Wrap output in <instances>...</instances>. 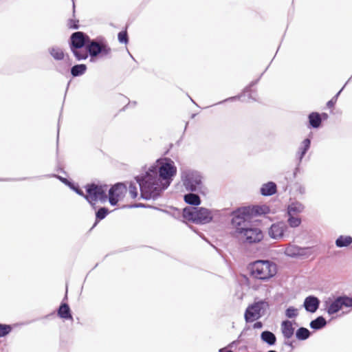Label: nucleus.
<instances>
[{"label":"nucleus","mask_w":352,"mask_h":352,"mask_svg":"<svg viewBox=\"0 0 352 352\" xmlns=\"http://www.w3.org/2000/svg\"><path fill=\"white\" fill-rule=\"evenodd\" d=\"M177 174V167L170 157L157 159L144 173L134 179L140 190V198L156 200L166 190Z\"/></svg>","instance_id":"obj_1"},{"label":"nucleus","mask_w":352,"mask_h":352,"mask_svg":"<svg viewBox=\"0 0 352 352\" xmlns=\"http://www.w3.org/2000/svg\"><path fill=\"white\" fill-rule=\"evenodd\" d=\"M230 224L234 228V232L237 235L239 244L248 248L254 244L260 243L264 237L263 232L261 228L256 227L253 221H243L242 219H235V216L230 214Z\"/></svg>","instance_id":"obj_2"},{"label":"nucleus","mask_w":352,"mask_h":352,"mask_svg":"<svg viewBox=\"0 0 352 352\" xmlns=\"http://www.w3.org/2000/svg\"><path fill=\"white\" fill-rule=\"evenodd\" d=\"M247 270L252 278L266 282L276 275L278 266L270 260L258 259L248 263Z\"/></svg>","instance_id":"obj_3"},{"label":"nucleus","mask_w":352,"mask_h":352,"mask_svg":"<svg viewBox=\"0 0 352 352\" xmlns=\"http://www.w3.org/2000/svg\"><path fill=\"white\" fill-rule=\"evenodd\" d=\"M270 213H271L270 208L266 204H263L239 207L232 210L230 214L235 216V219H240L248 223V221H252L254 217L265 216Z\"/></svg>","instance_id":"obj_4"},{"label":"nucleus","mask_w":352,"mask_h":352,"mask_svg":"<svg viewBox=\"0 0 352 352\" xmlns=\"http://www.w3.org/2000/svg\"><path fill=\"white\" fill-rule=\"evenodd\" d=\"M108 185L102 184L100 181H97L96 188L90 189L89 192V198L90 199L89 206L91 208H94L95 202L105 204L109 201L111 206H116L122 200L120 199L107 196Z\"/></svg>","instance_id":"obj_5"},{"label":"nucleus","mask_w":352,"mask_h":352,"mask_svg":"<svg viewBox=\"0 0 352 352\" xmlns=\"http://www.w3.org/2000/svg\"><path fill=\"white\" fill-rule=\"evenodd\" d=\"M185 217L188 221L198 225H205L210 223L213 219L212 210L205 207L193 208L186 206L184 208Z\"/></svg>","instance_id":"obj_6"},{"label":"nucleus","mask_w":352,"mask_h":352,"mask_svg":"<svg viewBox=\"0 0 352 352\" xmlns=\"http://www.w3.org/2000/svg\"><path fill=\"white\" fill-rule=\"evenodd\" d=\"M182 181L186 190L188 192H199L202 195L205 193L201 190L203 177L200 172L195 170H185L182 172Z\"/></svg>","instance_id":"obj_7"},{"label":"nucleus","mask_w":352,"mask_h":352,"mask_svg":"<svg viewBox=\"0 0 352 352\" xmlns=\"http://www.w3.org/2000/svg\"><path fill=\"white\" fill-rule=\"evenodd\" d=\"M269 308L270 305L265 299L255 300L245 310L244 320L245 322L252 323L260 319L266 314Z\"/></svg>","instance_id":"obj_8"},{"label":"nucleus","mask_w":352,"mask_h":352,"mask_svg":"<svg viewBox=\"0 0 352 352\" xmlns=\"http://www.w3.org/2000/svg\"><path fill=\"white\" fill-rule=\"evenodd\" d=\"M97 184V182L92 181L91 182H89L86 184L84 186V188L85 190V193L82 190V189L80 188L79 184L78 182H76L72 179H69V182L67 184V186L74 191L75 193H76L78 195L84 198L87 202L89 204H90V199L89 198V192L90 189L96 188Z\"/></svg>","instance_id":"obj_9"},{"label":"nucleus","mask_w":352,"mask_h":352,"mask_svg":"<svg viewBox=\"0 0 352 352\" xmlns=\"http://www.w3.org/2000/svg\"><path fill=\"white\" fill-rule=\"evenodd\" d=\"M323 309L329 316L337 314L342 309L338 295L332 294L331 296L326 298L323 301Z\"/></svg>","instance_id":"obj_10"},{"label":"nucleus","mask_w":352,"mask_h":352,"mask_svg":"<svg viewBox=\"0 0 352 352\" xmlns=\"http://www.w3.org/2000/svg\"><path fill=\"white\" fill-rule=\"evenodd\" d=\"M288 225L283 221L272 223L268 229V234L271 239H279L285 236Z\"/></svg>","instance_id":"obj_11"},{"label":"nucleus","mask_w":352,"mask_h":352,"mask_svg":"<svg viewBox=\"0 0 352 352\" xmlns=\"http://www.w3.org/2000/svg\"><path fill=\"white\" fill-rule=\"evenodd\" d=\"M320 302L316 296L309 295L304 299L302 306L307 313L314 314L319 309Z\"/></svg>","instance_id":"obj_12"},{"label":"nucleus","mask_w":352,"mask_h":352,"mask_svg":"<svg viewBox=\"0 0 352 352\" xmlns=\"http://www.w3.org/2000/svg\"><path fill=\"white\" fill-rule=\"evenodd\" d=\"M127 191V187L122 182H117L107 189V196L122 199Z\"/></svg>","instance_id":"obj_13"},{"label":"nucleus","mask_w":352,"mask_h":352,"mask_svg":"<svg viewBox=\"0 0 352 352\" xmlns=\"http://www.w3.org/2000/svg\"><path fill=\"white\" fill-rule=\"evenodd\" d=\"M98 202H95L94 208H91L95 211V221L91 228L89 229L91 232L97 225L103 219H104L111 211L106 206H98Z\"/></svg>","instance_id":"obj_14"},{"label":"nucleus","mask_w":352,"mask_h":352,"mask_svg":"<svg viewBox=\"0 0 352 352\" xmlns=\"http://www.w3.org/2000/svg\"><path fill=\"white\" fill-rule=\"evenodd\" d=\"M70 48H81L89 41V38L82 32H76L71 36Z\"/></svg>","instance_id":"obj_15"},{"label":"nucleus","mask_w":352,"mask_h":352,"mask_svg":"<svg viewBox=\"0 0 352 352\" xmlns=\"http://www.w3.org/2000/svg\"><path fill=\"white\" fill-rule=\"evenodd\" d=\"M302 163V160H300L298 158H296V166L293 170L292 174L289 176H287V175L285 176V179L286 180L287 183L283 186V190L284 192H286L288 190L289 187L290 186V183L297 177L298 174H302L304 173V170L301 166Z\"/></svg>","instance_id":"obj_16"},{"label":"nucleus","mask_w":352,"mask_h":352,"mask_svg":"<svg viewBox=\"0 0 352 352\" xmlns=\"http://www.w3.org/2000/svg\"><path fill=\"white\" fill-rule=\"evenodd\" d=\"M293 324H296L295 320L286 319L281 322L280 330L285 340H289L293 337L295 333V329L292 326Z\"/></svg>","instance_id":"obj_17"},{"label":"nucleus","mask_w":352,"mask_h":352,"mask_svg":"<svg viewBox=\"0 0 352 352\" xmlns=\"http://www.w3.org/2000/svg\"><path fill=\"white\" fill-rule=\"evenodd\" d=\"M312 139L313 133H309L308 136L301 142L298 151L296 153V158H298L300 160H303L311 147Z\"/></svg>","instance_id":"obj_18"},{"label":"nucleus","mask_w":352,"mask_h":352,"mask_svg":"<svg viewBox=\"0 0 352 352\" xmlns=\"http://www.w3.org/2000/svg\"><path fill=\"white\" fill-rule=\"evenodd\" d=\"M57 316L63 320L74 321L73 313L69 304L60 303L56 309Z\"/></svg>","instance_id":"obj_19"},{"label":"nucleus","mask_w":352,"mask_h":352,"mask_svg":"<svg viewBox=\"0 0 352 352\" xmlns=\"http://www.w3.org/2000/svg\"><path fill=\"white\" fill-rule=\"evenodd\" d=\"M259 192L263 197L272 196L277 192V185L274 182L269 181L262 184Z\"/></svg>","instance_id":"obj_20"},{"label":"nucleus","mask_w":352,"mask_h":352,"mask_svg":"<svg viewBox=\"0 0 352 352\" xmlns=\"http://www.w3.org/2000/svg\"><path fill=\"white\" fill-rule=\"evenodd\" d=\"M160 211H162L167 214L170 215L173 218L180 220L183 222L185 221H188V217H185L184 208L181 210L178 208L170 206V210L160 209Z\"/></svg>","instance_id":"obj_21"},{"label":"nucleus","mask_w":352,"mask_h":352,"mask_svg":"<svg viewBox=\"0 0 352 352\" xmlns=\"http://www.w3.org/2000/svg\"><path fill=\"white\" fill-rule=\"evenodd\" d=\"M260 339L269 346H274L277 341L276 335L269 330L263 331L260 334Z\"/></svg>","instance_id":"obj_22"},{"label":"nucleus","mask_w":352,"mask_h":352,"mask_svg":"<svg viewBox=\"0 0 352 352\" xmlns=\"http://www.w3.org/2000/svg\"><path fill=\"white\" fill-rule=\"evenodd\" d=\"M193 192H189L188 193L185 194L183 198L184 201L186 204L190 206V207H199V206L201 204V199L199 195L194 194Z\"/></svg>","instance_id":"obj_23"},{"label":"nucleus","mask_w":352,"mask_h":352,"mask_svg":"<svg viewBox=\"0 0 352 352\" xmlns=\"http://www.w3.org/2000/svg\"><path fill=\"white\" fill-rule=\"evenodd\" d=\"M305 207L298 201H294L287 205L286 208V214H296L302 213Z\"/></svg>","instance_id":"obj_24"},{"label":"nucleus","mask_w":352,"mask_h":352,"mask_svg":"<svg viewBox=\"0 0 352 352\" xmlns=\"http://www.w3.org/2000/svg\"><path fill=\"white\" fill-rule=\"evenodd\" d=\"M327 324L328 321L326 320L323 316H318L315 319L311 320L309 327L313 331H316L324 328Z\"/></svg>","instance_id":"obj_25"},{"label":"nucleus","mask_w":352,"mask_h":352,"mask_svg":"<svg viewBox=\"0 0 352 352\" xmlns=\"http://www.w3.org/2000/svg\"><path fill=\"white\" fill-rule=\"evenodd\" d=\"M312 334L307 328L300 327L295 331V337L298 341H305L309 339Z\"/></svg>","instance_id":"obj_26"},{"label":"nucleus","mask_w":352,"mask_h":352,"mask_svg":"<svg viewBox=\"0 0 352 352\" xmlns=\"http://www.w3.org/2000/svg\"><path fill=\"white\" fill-rule=\"evenodd\" d=\"M352 244V236L350 235H340L335 241L337 248H346Z\"/></svg>","instance_id":"obj_27"},{"label":"nucleus","mask_w":352,"mask_h":352,"mask_svg":"<svg viewBox=\"0 0 352 352\" xmlns=\"http://www.w3.org/2000/svg\"><path fill=\"white\" fill-rule=\"evenodd\" d=\"M87 54L89 53L91 56H96L100 52H103V48L98 43L91 41L90 44L86 46Z\"/></svg>","instance_id":"obj_28"},{"label":"nucleus","mask_w":352,"mask_h":352,"mask_svg":"<svg viewBox=\"0 0 352 352\" xmlns=\"http://www.w3.org/2000/svg\"><path fill=\"white\" fill-rule=\"evenodd\" d=\"M341 308H352V296L346 294L338 295Z\"/></svg>","instance_id":"obj_29"},{"label":"nucleus","mask_w":352,"mask_h":352,"mask_svg":"<svg viewBox=\"0 0 352 352\" xmlns=\"http://www.w3.org/2000/svg\"><path fill=\"white\" fill-rule=\"evenodd\" d=\"M313 247L306 246V247H300L298 245V258H307L309 257L314 252Z\"/></svg>","instance_id":"obj_30"},{"label":"nucleus","mask_w":352,"mask_h":352,"mask_svg":"<svg viewBox=\"0 0 352 352\" xmlns=\"http://www.w3.org/2000/svg\"><path fill=\"white\" fill-rule=\"evenodd\" d=\"M284 254L286 256L292 258H298V245H293L287 246L284 251Z\"/></svg>","instance_id":"obj_31"},{"label":"nucleus","mask_w":352,"mask_h":352,"mask_svg":"<svg viewBox=\"0 0 352 352\" xmlns=\"http://www.w3.org/2000/svg\"><path fill=\"white\" fill-rule=\"evenodd\" d=\"M287 217V223L293 228H298L302 223V219L299 217H294V214H286Z\"/></svg>","instance_id":"obj_32"},{"label":"nucleus","mask_w":352,"mask_h":352,"mask_svg":"<svg viewBox=\"0 0 352 352\" xmlns=\"http://www.w3.org/2000/svg\"><path fill=\"white\" fill-rule=\"evenodd\" d=\"M59 135H60V133H56V170L67 175V173L65 170L64 168L63 167V166L61 164L60 159L58 157Z\"/></svg>","instance_id":"obj_33"},{"label":"nucleus","mask_w":352,"mask_h":352,"mask_svg":"<svg viewBox=\"0 0 352 352\" xmlns=\"http://www.w3.org/2000/svg\"><path fill=\"white\" fill-rule=\"evenodd\" d=\"M152 208L154 210H160V209L156 206H151L149 204H143V203H136V204H126L123 205L121 206L122 209L124 208Z\"/></svg>","instance_id":"obj_34"},{"label":"nucleus","mask_w":352,"mask_h":352,"mask_svg":"<svg viewBox=\"0 0 352 352\" xmlns=\"http://www.w3.org/2000/svg\"><path fill=\"white\" fill-rule=\"evenodd\" d=\"M78 60L86 59L88 56L87 50L85 48H74L71 50Z\"/></svg>","instance_id":"obj_35"},{"label":"nucleus","mask_w":352,"mask_h":352,"mask_svg":"<svg viewBox=\"0 0 352 352\" xmlns=\"http://www.w3.org/2000/svg\"><path fill=\"white\" fill-rule=\"evenodd\" d=\"M309 120L310 124L314 128L318 127L321 122V118L318 113H311L309 116Z\"/></svg>","instance_id":"obj_36"},{"label":"nucleus","mask_w":352,"mask_h":352,"mask_svg":"<svg viewBox=\"0 0 352 352\" xmlns=\"http://www.w3.org/2000/svg\"><path fill=\"white\" fill-rule=\"evenodd\" d=\"M13 330L12 324L1 323L0 324V338L9 335Z\"/></svg>","instance_id":"obj_37"},{"label":"nucleus","mask_w":352,"mask_h":352,"mask_svg":"<svg viewBox=\"0 0 352 352\" xmlns=\"http://www.w3.org/2000/svg\"><path fill=\"white\" fill-rule=\"evenodd\" d=\"M86 69L85 65H76L72 68L71 73L74 76H80L85 72Z\"/></svg>","instance_id":"obj_38"},{"label":"nucleus","mask_w":352,"mask_h":352,"mask_svg":"<svg viewBox=\"0 0 352 352\" xmlns=\"http://www.w3.org/2000/svg\"><path fill=\"white\" fill-rule=\"evenodd\" d=\"M285 315L289 319L296 318L298 316V310L294 306H289L285 311Z\"/></svg>","instance_id":"obj_39"},{"label":"nucleus","mask_w":352,"mask_h":352,"mask_svg":"<svg viewBox=\"0 0 352 352\" xmlns=\"http://www.w3.org/2000/svg\"><path fill=\"white\" fill-rule=\"evenodd\" d=\"M50 53L56 60H62L64 58V53L59 47H52L50 50Z\"/></svg>","instance_id":"obj_40"},{"label":"nucleus","mask_w":352,"mask_h":352,"mask_svg":"<svg viewBox=\"0 0 352 352\" xmlns=\"http://www.w3.org/2000/svg\"><path fill=\"white\" fill-rule=\"evenodd\" d=\"M184 133H183L180 138L175 142V144H173L172 142L169 143L168 144V148H166V150L164 152V155H166L168 154H169L170 150H172L173 148V147L175 146H176L177 147H179L181 144V142H182L183 140V138H184Z\"/></svg>","instance_id":"obj_41"},{"label":"nucleus","mask_w":352,"mask_h":352,"mask_svg":"<svg viewBox=\"0 0 352 352\" xmlns=\"http://www.w3.org/2000/svg\"><path fill=\"white\" fill-rule=\"evenodd\" d=\"M129 192L132 199H135L138 196V188L133 182H131L129 184Z\"/></svg>","instance_id":"obj_42"},{"label":"nucleus","mask_w":352,"mask_h":352,"mask_svg":"<svg viewBox=\"0 0 352 352\" xmlns=\"http://www.w3.org/2000/svg\"><path fill=\"white\" fill-rule=\"evenodd\" d=\"M250 329V327H247V328H245L243 331L241 333V334L238 336L237 339L235 340H233L232 342H231L230 343H229L228 345H227V347H228V349H231L233 348V347H235L236 346L241 342V337L242 336V334L243 333V332L246 330V329Z\"/></svg>","instance_id":"obj_43"},{"label":"nucleus","mask_w":352,"mask_h":352,"mask_svg":"<svg viewBox=\"0 0 352 352\" xmlns=\"http://www.w3.org/2000/svg\"><path fill=\"white\" fill-rule=\"evenodd\" d=\"M118 40L122 43H127L128 42V36L126 31H122L119 32L118 34Z\"/></svg>","instance_id":"obj_44"},{"label":"nucleus","mask_w":352,"mask_h":352,"mask_svg":"<svg viewBox=\"0 0 352 352\" xmlns=\"http://www.w3.org/2000/svg\"><path fill=\"white\" fill-rule=\"evenodd\" d=\"M294 186L296 187V191L297 192H298L299 194H300L302 195L305 194V192H306L305 191V186L302 184H300L298 182H296L294 184Z\"/></svg>","instance_id":"obj_45"},{"label":"nucleus","mask_w":352,"mask_h":352,"mask_svg":"<svg viewBox=\"0 0 352 352\" xmlns=\"http://www.w3.org/2000/svg\"><path fill=\"white\" fill-rule=\"evenodd\" d=\"M50 177H54L57 178L60 182H61L63 184H64L65 186L69 182L70 178L63 177L59 175L56 174H52Z\"/></svg>","instance_id":"obj_46"},{"label":"nucleus","mask_w":352,"mask_h":352,"mask_svg":"<svg viewBox=\"0 0 352 352\" xmlns=\"http://www.w3.org/2000/svg\"><path fill=\"white\" fill-rule=\"evenodd\" d=\"M78 20L69 19L68 21L67 25L69 28L78 29L79 25H78Z\"/></svg>","instance_id":"obj_47"},{"label":"nucleus","mask_w":352,"mask_h":352,"mask_svg":"<svg viewBox=\"0 0 352 352\" xmlns=\"http://www.w3.org/2000/svg\"><path fill=\"white\" fill-rule=\"evenodd\" d=\"M340 91H341V90L332 99H331L327 102V105L329 108H332L334 106V104H336V102L337 101L338 96L340 94Z\"/></svg>","instance_id":"obj_48"},{"label":"nucleus","mask_w":352,"mask_h":352,"mask_svg":"<svg viewBox=\"0 0 352 352\" xmlns=\"http://www.w3.org/2000/svg\"><path fill=\"white\" fill-rule=\"evenodd\" d=\"M263 327V323L261 321H258V320L254 321L252 324V328L254 329H261Z\"/></svg>","instance_id":"obj_49"},{"label":"nucleus","mask_w":352,"mask_h":352,"mask_svg":"<svg viewBox=\"0 0 352 352\" xmlns=\"http://www.w3.org/2000/svg\"><path fill=\"white\" fill-rule=\"evenodd\" d=\"M28 177H21V178H0V181H23L27 179Z\"/></svg>","instance_id":"obj_50"},{"label":"nucleus","mask_w":352,"mask_h":352,"mask_svg":"<svg viewBox=\"0 0 352 352\" xmlns=\"http://www.w3.org/2000/svg\"><path fill=\"white\" fill-rule=\"evenodd\" d=\"M243 280L244 281V284L247 285L249 288L251 287V281L247 275H242Z\"/></svg>","instance_id":"obj_51"},{"label":"nucleus","mask_w":352,"mask_h":352,"mask_svg":"<svg viewBox=\"0 0 352 352\" xmlns=\"http://www.w3.org/2000/svg\"><path fill=\"white\" fill-rule=\"evenodd\" d=\"M67 293H68V288H67V285H66L65 294L64 297H63L62 301L60 302V303L68 304V302H67V300H68Z\"/></svg>","instance_id":"obj_52"},{"label":"nucleus","mask_w":352,"mask_h":352,"mask_svg":"<svg viewBox=\"0 0 352 352\" xmlns=\"http://www.w3.org/2000/svg\"><path fill=\"white\" fill-rule=\"evenodd\" d=\"M102 47L103 48V52H102L101 53L107 54L110 52L111 49L109 47H107L106 45H102Z\"/></svg>","instance_id":"obj_53"},{"label":"nucleus","mask_w":352,"mask_h":352,"mask_svg":"<svg viewBox=\"0 0 352 352\" xmlns=\"http://www.w3.org/2000/svg\"><path fill=\"white\" fill-rule=\"evenodd\" d=\"M228 349V347H227V346H226L225 347L219 349L218 352H226Z\"/></svg>","instance_id":"obj_54"},{"label":"nucleus","mask_w":352,"mask_h":352,"mask_svg":"<svg viewBox=\"0 0 352 352\" xmlns=\"http://www.w3.org/2000/svg\"><path fill=\"white\" fill-rule=\"evenodd\" d=\"M54 314V312H52L46 316H44L45 318H48L49 317H50L51 316H53Z\"/></svg>","instance_id":"obj_55"},{"label":"nucleus","mask_w":352,"mask_h":352,"mask_svg":"<svg viewBox=\"0 0 352 352\" xmlns=\"http://www.w3.org/2000/svg\"><path fill=\"white\" fill-rule=\"evenodd\" d=\"M248 346H243L239 347V350H247Z\"/></svg>","instance_id":"obj_56"},{"label":"nucleus","mask_w":352,"mask_h":352,"mask_svg":"<svg viewBox=\"0 0 352 352\" xmlns=\"http://www.w3.org/2000/svg\"><path fill=\"white\" fill-rule=\"evenodd\" d=\"M190 228L193 231L196 232L195 228L194 227H190Z\"/></svg>","instance_id":"obj_57"},{"label":"nucleus","mask_w":352,"mask_h":352,"mask_svg":"<svg viewBox=\"0 0 352 352\" xmlns=\"http://www.w3.org/2000/svg\"><path fill=\"white\" fill-rule=\"evenodd\" d=\"M98 265V263H96V265L92 268V270L95 269Z\"/></svg>","instance_id":"obj_58"},{"label":"nucleus","mask_w":352,"mask_h":352,"mask_svg":"<svg viewBox=\"0 0 352 352\" xmlns=\"http://www.w3.org/2000/svg\"><path fill=\"white\" fill-rule=\"evenodd\" d=\"M226 352H233V351L231 349H228Z\"/></svg>","instance_id":"obj_59"},{"label":"nucleus","mask_w":352,"mask_h":352,"mask_svg":"<svg viewBox=\"0 0 352 352\" xmlns=\"http://www.w3.org/2000/svg\"><path fill=\"white\" fill-rule=\"evenodd\" d=\"M252 288L254 289V290H256L257 289V287H252Z\"/></svg>","instance_id":"obj_60"}]
</instances>
